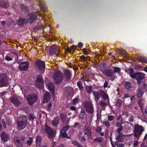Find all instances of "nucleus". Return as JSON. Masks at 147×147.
Instances as JSON below:
<instances>
[{"mask_svg": "<svg viewBox=\"0 0 147 147\" xmlns=\"http://www.w3.org/2000/svg\"><path fill=\"white\" fill-rule=\"evenodd\" d=\"M122 103V100L119 99L117 100L116 101V106L118 107H120L121 106Z\"/></svg>", "mask_w": 147, "mask_h": 147, "instance_id": "nucleus-45", "label": "nucleus"}, {"mask_svg": "<svg viewBox=\"0 0 147 147\" xmlns=\"http://www.w3.org/2000/svg\"><path fill=\"white\" fill-rule=\"evenodd\" d=\"M9 4L7 2L3 1H0V7L4 8H6L8 7Z\"/></svg>", "mask_w": 147, "mask_h": 147, "instance_id": "nucleus-23", "label": "nucleus"}, {"mask_svg": "<svg viewBox=\"0 0 147 147\" xmlns=\"http://www.w3.org/2000/svg\"><path fill=\"white\" fill-rule=\"evenodd\" d=\"M122 124H123V123H121L117 122L116 123V126L117 127H120L121 126H123L122 125Z\"/></svg>", "mask_w": 147, "mask_h": 147, "instance_id": "nucleus-63", "label": "nucleus"}, {"mask_svg": "<svg viewBox=\"0 0 147 147\" xmlns=\"http://www.w3.org/2000/svg\"><path fill=\"white\" fill-rule=\"evenodd\" d=\"M144 130V127L142 125L136 124L134 125L133 134L134 138L137 141L139 140V138Z\"/></svg>", "mask_w": 147, "mask_h": 147, "instance_id": "nucleus-2", "label": "nucleus"}, {"mask_svg": "<svg viewBox=\"0 0 147 147\" xmlns=\"http://www.w3.org/2000/svg\"><path fill=\"white\" fill-rule=\"evenodd\" d=\"M118 128L117 129V133L119 134H120L121 132V131L123 129V127L121 126L120 127H118Z\"/></svg>", "mask_w": 147, "mask_h": 147, "instance_id": "nucleus-56", "label": "nucleus"}, {"mask_svg": "<svg viewBox=\"0 0 147 147\" xmlns=\"http://www.w3.org/2000/svg\"><path fill=\"white\" fill-rule=\"evenodd\" d=\"M87 112L90 114H92L94 113V108L93 106L86 109Z\"/></svg>", "mask_w": 147, "mask_h": 147, "instance_id": "nucleus-36", "label": "nucleus"}, {"mask_svg": "<svg viewBox=\"0 0 147 147\" xmlns=\"http://www.w3.org/2000/svg\"><path fill=\"white\" fill-rule=\"evenodd\" d=\"M134 143L133 144V147H136L139 144V143L138 141H134Z\"/></svg>", "mask_w": 147, "mask_h": 147, "instance_id": "nucleus-60", "label": "nucleus"}, {"mask_svg": "<svg viewBox=\"0 0 147 147\" xmlns=\"http://www.w3.org/2000/svg\"><path fill=\"white\" fill-rule=\"evenodd\" d=\"M64 76L65 78L64 80L66 82H69L70 81L72 76V74L71 71L69 69L65 70L64 72Z\"/></svg>", "mask_w": 147, "mask_h": 147, "instance_id": "nucleus-15", "label": "nucleus"}, {"mask_svg": "<svg viewBox=\"0 0 147 147\" xmlns=\"http://www.w3.org/2000/svg\"><path fill=\"white\" fill-rule=\"evenodd\" d=\"M27 17H29L27 19L28 22L31 24L37 18V15L35 12H32L29 14Z\"/></svg>", "mask_w": 147, "mask_h": 147, "instance_id": "nucleus-11", "label": "nucleus"}, {"mask_svg": "<svg viewBox=\"0 0 147 147\" xmlns=\"http://www.w3.org/2000/svg\"><path fill=\"white\" fill-rule=\"evenodd\" d=\"M82 83L81 81H80L77 83V86L79 88L81 92H82L84 90V87L82 85Z\"/></svg>", "mask_w": 147, "mask_h": 147, "instance_id": "nucleus-28", "label": "nucleus"}, {"mask_svg": "<svg viewBox=\"0 0 147 147\" xmlns=\"http://www.w3.org/2000/svg\"><path fill=\"white\" fill-rule=\"evenodd\" d=\"M5 121L6 124L8 125H10L12 123V119L9 117H7L5 118Z\"/></svg>", "mask_w": 147, "mask_h": 147, "instance_id": "nucleus-30", "label": "nucleus"}, {"mask_svg": "<svg viewBox=\"0 0 147 147\" xmlns=\"http://www.w3.org/2000/svg\"><path fill=\"white\" fill-rule=\"evenodd\" d=\"M45 131L48 134V137L50 139L53 138L55 135V134L50 127L46 125L45 126Z\"/></svg>", "mask_w": 147, "mask_h": 147, "instance_id": "nucleus-9", "label": "nucleus"}, {"mask_svg": "<svg viewBox=\"0 0 147 147\" xmlns=\"http://www.w3.org/2000/svg\"><path fill=\"white\" fill-rule=\"evenodd\" d=\"M36 65L40 71L44 72L45 68V62L41 60H38L36 62Z\"/></svg>", "mask_w": 147, "mask_h": 147, "instance_id": "nucleus-12", "label": "nucleus"}, {"mask_svg": "<svg viewBox=\"0 0 147 147\" xmlns=\"http://www.w3.org/2000/svg\"><path fill=\"white\" fill-rule=\"evenodd\" d=\"M124 86L125 88L127 90H130L133 88L131 83L128 81L125 82Z\"/></svg>", "mask_w": 147, "mask_h": 147, "instance_id": "nucleus-22", "label": "nucleus"}, {"mask_svg": "<svg viewBox=\"0 0 147 147\" xmlns=\"http://www.w3.org/2000/svg\"><path fill=\"white\" fill-rule=\"evenodd\" d=\"M9 85L8 78L5 73H0V87H7Z\"/></svg>", "mask_w": 147, "mask_h": 147, "instance_id": "nucleus-5", "label": "nucleus"}, {"mask_svg": "<svg viewBox=\"0 0 147 147\" xmlns=\"http://www.w3.org/2000/svg\"><path fill=\"white\" fill-rule=\"evenodd\" d=\"M28 118L29 121H33L35 118V117L34 116L33 113H30L28 115Z\"/></svg>", "mask_w": 147, "mask_h": 147, "instance_id": "nucleus-43", "label": "nucleus"}, {"mask_svg": "<svg viewBox=\"0 0 147 147\" xmlns=\"http://www.w3.org/2000/svg\"><path fill=\"white\" fill-rule=\"evenodd\" d=\"M115 144L117 147H123L124 144H119V143L118 141H116L115 142Z\"/></svg>", "mask_w": 147, "mask_h": 147, "instance_id": "nucleus-51", "label": "nucleus"}, {"mask_svg": "<svg viewBox=\"0 0 147 147\" xmlns=\"http://www.w3.org/2000/svg\"><path fill=\"white\" fill-rule=\"evenodd\" d=\"M10 102L15 106L18 107L21 104V99L20 96L14 95L10 98Z\"/></svg>", "mask_w": 147, "mask_h": 147, "instance_id": "nucleus-6", "label": "nucleus"}, {"mask_svg": "<svg viewBox=\"0 0 147 147\" xmlns=\"http://www.w3.org/2000/svg\"><path fill=\"white\" fill-rule=\"evenodd\" d=\"M116 139L119 142L122 141V137L120 134H119L116 137Z\"/></svg>", "mask_w": 147, "mask_h": 147, "instance_id": "nucleus-53", "label": "nucleus"}, {"mask_svg": "<svg viewBox=\"0 0 147 147\" xmlns=\"http://www.w3.org/2000/svg\"><path fill=\"white\" fill-rule=\"evenodd\" d=\"M18 68L19 69L22 71H26L29 68L28 61H23L21 62Z\"/></svg>", "mask_w": 147, "mask_h": 147, "instance_id": "nucleus-14", "label": "nucleus"}, {"mask_svg": "<svg viewBox=\"0 0 147 147\" xmlns=\"http://www.w3.org/2000/svg\"><path fill=\"white\" fill-rule=\"evenodd\" d=\"M120 55L125 58H127V52L124 49H121Z\"/></svg>", "mask_w": 147, "mask_h": 147, "instance_id": "nucleus-34", "label": "nucleus"}, {"mask_svg": "<svg viewBox=\"0 0 147 147\" xmlns=\"http://www.w3.org/2000/svg\"><path fill=\"white\" fill-rule=\"evenodd\" d=\"M75 132V130L74 129H70L69 132L68 133L69 135H72Z\"/></svg>", "mask_w": 147, "mask_h": 147, "instance_id": "nucleus-58", "label": "nucleus"}, {"mask_svg": "<svg viewBox=\"0 0 147 147\" xmlns=\"http://www.w3.org/2000/svg\"><path fill=\"white\" fill-rule=\"evenodd\" d=\"M82 51L84 55H88L89 53H88V52L87 51L86 49V48H83L82 50Z\"/></svg>", "mask_w": 147, "mask_h": 147, "instance_id": "nucleus-59", "label": "nucleus"}, {"mask_svg": "<svg viewBox=\"0 0 147 147\" xmlns=\"http://www.w3.org/2000/svg\"><path fill=\"white\" fill-rule=\"evenodd\" d=\"M102 129L99 126H98L95 129V130L96 132H100L101 131Z\"/></svg>", "mask_w": 147, "mask_h": 147, "instance_id": "nucleus-57", "label": "nucleus"}, {"mask_svg": "<svg viewBox=\"0 0 147 147\" xmlns=\"http://www.w3.org/2000/svg\"><path fill=\"white\" fill-rule=\"evenodd\" d=\"M15 142L16 144H18V147H22L23 145L22 144L20 140V139H17L16 140Z\"/></svg>", "mask_w": 147, "mask_h": 147, "instance_id": "nucleus-37", "label": "nucleus"}, {"mask_svg": "<svg viewBox=\"0 0 147 147\" xmlns=\"http://www.w3.org/2000/svg\"><path fill=\"white\" fill-rule=\"evenodd\" d=\"M29 140H28L26 142V143L29 146H31L32 143L33 142V138L32 137H29L28 138Z\"/></svg>", "mask_w": 147, "mask_h": 147, "instance_id": "nucleus-38", "label": "nucleus"}, {"mask_svg": "<svg viewBox=\"0 0 147 147\" xmlns=\"http://www.w3.org/2000/svg\"><path fill=\"white\" fill-rule=\"evenodd\" d=\"M134 116L131 115L129 118V121L130 122H132L134 120Z\"/></svg>", "mask_w": 147, "mask_h": 147, "instance_id": "nucleus-61", "label": "nucleus"}, {"mask_svg": "<svg viewBox=\"0 0 147 147\" xmlns=\"http://www.w3.org/2000/svg\"><path fill=\"white\" fill-rule=\"evenodd\" d=\"M70 127L69 126V125H67L63 127L62 128V130L64 132L67 131Z\"/></svg>", "mask_w": 147, "mask_h": 147, "instance_id": "nucleus-52", "label": "nucleus"}, {"mask_svg": "<svg viewBox=\"0 0 147 147\" xmlns=\"http://www.w3.org/2000/svg\"><path fill=\"white\" fill-rule=\"evenodd\" d=\"M86 135L89 137L92 136V132L90 129L88 128L86 129L85 130L84 135Z\"/></svg>", "mask_w": 147, "mask_h": 147, "instance_id": "nucleus-33", "label": "nucleus"}, {"mask_svg": "<svg viewBox=\"0 0 147 147\" xmlns=\"http://www.w3.org/2000/svg\"><path fill=\"white\" fill-rule=\"evenodd\" d=\"M92 94L94 96V99L96 102L98 101L100 96L104 100L109 98L108 94L102 90H98V91H93Z\"/></svg>", "mask_w": 147, "mask_h": 147, "instance_id": "nucleus-1", "label": "nucleus"}, {"mask_svg": "<svg viewBox=\"0 0 147 147\" xmlns=\"http://www.w3.org/2000/svg\"><path fill=\"white\" fill-rule=\"evenodd\" d=\"M21 120L18 121L17 125L19 130H22L25 128L27 125V118L26 115L23 116L21 118Z\"/></svg>", "mask_w": 147, "mask_h": 147, "instance_id": "nucleus-4", "label": "nucleus"}, {"mask_svg": "<svg viewBox=\"0 0 147 147\" xmlns=\"http://www.w3.org/2000/svg\"><path fill=\"white\" fill-rule=\"evenodd\" d=\"M42 138L40 135L37 136L36 138V147H40L42 143Z\"/></svg>", "mask_w": 147, "mask_h": 147, "instance_id": "nucleus-18", "label": "nucleus"}, {"mask_svg": "<svg viewBox=\"0 0 147 147\" xmlns=\"http://www.w3.org/2000/svg\"><path fill=\"white\" fill-rule=\"evenodd\" d=\"M72 143L74 145L78 147H83L81 144L76 141H73L72 142Z\"/></svg>", "mask_w": 147, "mask_h": 147, "instance_id": "nucleus-46", "label": "nucleus"}, {"mask_svg": "<svg viewBox=\"0 0 147 147\" xmlns=\"http://www.w3.org/2000/svg\"><path fill=\"white\" fill-rule=\"evenodd\" d=\"M96 117H97V120H99V119L101 117V114L100 113L99 114L98 112H97L96 114Z\"/></svg>", "mask_w": 147, "mask_h": 147, "instance_id": "nucleus-62", "label": "nucleus"}, {"mask_svg": "<svg viewBox=\"0 0 147 147\" xmlns=\"http://www.w3.org/2000/svg\"><path fill=\"white\" fill-rule=\"evenodd\" d=\"M113 72H114V74L115 72L120 73L121 72V69L118 67H114L113 68Z\"/></svg>", "mask_w": 147, "mask_h": 147, "instance_id": "nucleus-44", "label": "nucleus"}, {"mask_svg": "<svg viewBox=\"0 0 147 147\" xmlns=\"http://www.w3.org/2000/svg\"><path fill=\"white\" fill-rule=\"evenodd\" d=\"M138 59L140 60L142 62L145 63H147V58L146 57H144L142 56H139L138 57Z\"/></svg>", "mask_w": 147, "mask_h": 147, "instance_id": "nucleus-32", "label": "nucleus"}, {"mask_svg": "<svg viewBox=\"0 0 147 147\" xmlns=\"http://www.w3.org/2000/svg\"><path fill=\"white\" fill-rule=\"evenodd\" d=\"M138 76L136 80H137L138 84L139 86L140 85L141 83V80H144L145 78V77L144 76H140L139 75Z\"/></svg>", "mask_w": 147, "mask_h": 147, "instance_id": "nucleus-25", "label": "nucleus"}, {"mask_svg": "<svg viewBox=\"0 0 147 147\" xmlns=\"http://www.w3.org/2000/svg\"><path fill=\"white\" fill-rule=\"evenodd\" d=\"M51 95L50 93L49 92H45L44 96V99L46 102H47L51 98Z\"/></svg>", "mask_w": 147, "mask_h": 147, "instance_id": "nucleus-21", "label": "nucleus"}, {"mask_svg": "<svg viewBox=\"0 0 147 147\" xmlns=\"http://www.w3.org/2000/svg\"><path fill=\"white\" fill-rule=\"evenodd\" d=\"M85 90L86 92L89 94H91L92 91V88L91 86H86L85 88Z\"/></svg>", "mask_w": 147, "mask_h": 147, "instance_id": "nucleus-24", "label": "nucleus"}, {"mask_svg": "<svg viewBox=\"0 0 147 147\" xmlns=\"http://www.w3.org/2000/svg\"><path fill=\"white\" fill-rule=\"evenodd\" d=\"M107 118L109 121H111L114 119V116L113 115H109L107 117Z\"/></svg>", "mask_w": 147, "mask_h": 147, "instance_id": "nucleus-54", "label": "nucleus"}, {"mask_svg": "<svg viewBox=\"0 0 147 147\" xmlns=\"http://www.w3.org/2000/svg\"><path fill=\"white\" fill-rule=\"evenodd\" d=\"M105 126L107 127H109L110 126V123L109 121H104L102 122Z\"/></svg>", "mask_w": 147, "mask_h": 147, "instance_id": "nucleus-50", "label": "nucleus"}, {"mask_svg": "<svg viewBox=\"0 0 147 147\" xmlns=\"http://www.w3.org/2000/svg\"><path fill=\"white\" fill-rule=\"evenodd\" d=\"M84 106L86 109L93 106L91 101H86L85 102Z\"/></svg>", "mask_w": 147, "mask_h": 147, "instance_id": "nucleus-31", "label": "nucleus"}, {"mask_svg": "<svg viewBox=\"0 0 147 147\" xmlns=\"http://www.w3.org/2000/svg\"><path fill=\"white\" fill-rule=\"evenodd\" d=\"M28 22L27 19L22 17H19L16 20L17 25L20 26H23Z\"/></svg>", "mask_w": 147, "mask_h": 147, "instance_id": "nucleus-13", "label": "nucleus"}, {"mask_svg": "<svg viewBox=\"0 0 147 147\" xmlns=\"http://www.w3.org/2000/svg\"><path fill=\"white\" fill-rule=\"evenodd\" d=\"M21 8L22 11H24L26 12H28L29 11V9L28 7L25 5L23 4L21 5Z\"/></svg>", "mask_w": 147, "mask_h": 147, "instance_id": "nucleus-26", "label": "nucleus"}, {"mask_svg": "<svg viewBox=\"0 0 147 147\" xmlns=\"http://www.w3.org/2000/svg\"><path fill=\"white\" fill-rule=\"evenodd\" d=\"M104 140L103 138L101 137H97L94 139L93 142H98L99 143H101Z\"/></svg>", "mask_w": 147, "mask_h": 147, "instance_id": "nucleus-27", "label": "nucleus"}, {"mask_svg": "<svg viewBox=\"0 0 147 147\" xmlns=\"http://www.w3.org/2000/svg\"><path fill=\"white\" fill-rule=\"evenodd\" d=\"M62 73L60 70H56L53 75L54 83L57 85L61 83L62 80Z\"/></svg>", "mask_w": 147, "mask_h": 147, "instance_id": "nucleus-3", "label": "nucleus"}, {"mask_svg": "<svg viewBox=\"0 0 147 147\" xmlns=\"http://www.w3.org/2000/svg\"><path fill=\"white\" fill-rule=\"evenodd\" d=\"M15 24V22L12 20H9L7 23V25L9 27H13Z\"/></svg>", "mask_w": 147, "mask_h": 147, "instance_id": "nucleus-29", "label": "nucleus"}, {"mask_svg": "<svg viewBox=\"0 0 147 147\" xmlns=\"http://www.w3.org/2000/svg\"><path fill=\"white\" fill-rule=\"evenodd\" d=\"M99 105L102 107H106L107 105V104L103 101H99Z\"/></svg>", "mask_w": 147, "mask_h": 147, "instance_id": "nucleus-49", "label": "nucleus"}, {"mask_svg": "<svg viewBox=\"0 0 147 147\" xmlns=\"http://www.w3.org/2000/svg\"><path fill=\"white\" fill-rule=\"evenodd\" d=\"M61 132L60 135L61 137L63 138H66L67 137V134L65 132H62L61 130H60Z\"/></svg>", "mask_w": 147, "mask_h": 147, "instance_id": "nucleus-48", "label": "nucleus"}, {"mask_svg": "<svg viewBox=\"0 0 147 147\" xmlns=\"http://www.w3.org/2000/svg\"><path fill=\"white\" fill-rule=\"evenodd\" d=\"M57 49L55 46L53 45L51 46L49 50L50 54L51 55H53L56 53Z\"/></svg>", "mask_w": 147, "mask_h": 147, "instance_id": "nucleus-20", "label": "nucleus"}, {"mask_svg": "<svg viewBox=\"0 0 147 147\" xmlns=\"http://www.w3.org/2000/svg\"><path fill=\"white\" fill-rule=\"evenodd\" d=\"M5 59L7 61H11L13 59L10 57L9 56H6L5 58Z\"/></svg>", "mask_w": 147, "mask_h": 147, "instance_id": "nucleus-64", "label": "nucleus"}, {"mask_svg": "<svg viewBox=\"0 0 147 147\" xmlns=\"http://www.w3.org/2000/svg\"><path fill=\"white\" fill-rule=\"evenodd\" d=\"M0 136L1 140L4 142H6L8 140L9 137L5 132L2 131L1 134Z\"/></svg>", "mask_w": 147, "mask_h": 147, "instance_id": "nucleus-16", "label": "nucleus"}, {"mask_svg": "<svg viewBox=\"0 0 147 147\" xmlns=\"http://www.w3.org/2000/svg\"><path fill=\"white\" fill-rule=\"evenodd\" d=\"M79 102V97L77 96L73 99L72 104L74 105H75L76 104Z\"/></svg>", "mask_w": 147, "mask_h": 147, "instance_id": "nucleus-41", "label": "nucleus"}, {"mask_svg": "<svg viewBox=\"0 0 147 147\" xmlns=\"http://www.w3.org/2000/svg\"><path fill=\"white\" fill-rule=\"evenodd\" d=\"M78 137L80 141L81 142H84L86 141L84 136L79 135Z\"/></svg>", "mask_w": 147, "mask_h": 147, "instance_id": "nucleus-40", "label": "nucleus"}, {"mask_svg": "<svg viewBox=\"0 0 147 147\" xmlns=\"http://www.w3.org/2000/svg\"><path fill=\"white\" fill-rule=\"evenodd\" d=\"M47 86L50 92L51 93H54L55 92V86L54 84L52 83H49L47 85Z\"/></svg>", "mask_w": 147, "mask_h": 147, "instance_id": "nucleus-19", "label": "nucleus"}, {"mask_svg": "<svg viewBox=\"0 0 147 147\" xmlns=\"http://www.w3.org/2000/svg\"><path fill=\"white\" fill-rule=\"evenodd\" d=\"M44 81L42 76L39 75L35 81V85L36 86L40 89H42L44 87Z\"/></svg>", "mask_w": 147, "mask_h": 147, "instance_id": "nucleus-8", "label": "nucleus"}, {"mask_svg": "<svg viewBox=\"0 0 147 147\" xmlns=\"http://www.w3.org/2000/svg\"><path fill=\"white\" fill-rule=\"evenodd\" d=\"M59 122V120L56 119H55L52 121V124L53 126H55L58 124Z\"/></svg>", "mask_w": 147, "mask_h": 147, "instance_id": "nucleus-39", "label": "nucleus"}, {"mask_svg": "<svg viewBox=\"0 0 147 147\" xmlns=\"http://www.w3.org/2000/svg\"><path fill=\"white\" fill-rule=\"evenodd\" d=\"M102 73L106 77L111 78L114 76V72L110 68H106L101 70Z\"/></svg>", "mask_w": 147, "mask_h": 147, "instance_id": "nucleus-10", "label": "nucleus"}, {"mask_svg": "<svg viewBox=\"0 0 147 147\" xmlns=\"http://www.w3.org/2000/svg\"><path fill=\"white\" fill-rule=\"evenodd\" d=\"M138 74V72L136 73H133L130 75V76L131 78L133 79H136L137 78Z\"/></svg>", "mask_w": 147, "mask_h": 147, "instance_id": "nucleus-47", "label": "nucleus"}, {"mask_svg": "<svg viewBox=\"0 0 147 147\" xmlns=\"http://www.w3.org/2000/svg\"><path fill=\"white\" fill-rule=\"evenodd\" d=\"M137 92L136 96L140 98L142 96L144 93L145 91L143 88L140 87L138 89Z\"/></svg>", "mask_w": 147, "mask_h": 147, "instance_id": "nucleus-17", "label": "nucleus"}, {"mask_svg": "<svg viewBox=\"0 0 147 147\" xmlns=\"http://www.w3.org/2000/svg\"><path fill=\"white\" fill-rule=\"evenodd\" d=\"M85 112L84 111V110L82 109L80 112V116L81 117H82L81 116L83 117L85 115Z\"/></svg>", "mask_w": 147, "mask_h": 147, "instance_id": "nucleus-55", "label": "nucleus"}, {"mask_svg": "<svg viewBox=\"0 0 147 147\" xmlns=\"http://www.w3.org/2000/svg\"><path fill=\"white\" fill-rule=\"evenodd\" d=\"M125 72H127V74L129 75L133 73L134 71V69L132 67H129L128 70H125Z\"/></svg>", "mask_w": 147, "mask_h": 147, "instance_id": "nucleus-42", "label": "nucleus"}, {"mask_svg": "<svg viewBox=\"0 0 147 147\" xmlns=\"http://www.w3.org/2000/svg\"><path fill=\"white\" fill-rule=\"evenodd\" d=\"M37 96L34 93L31 94L29 95L26 99L28 102V104L31 106L37 100Z\"/></svg>", "mask_w": 147, "mask_h": 147, "instance_id": "nucleus-7", "label": "nucleus"}, {"mask_svg": "<svg viewBox=\"0 0 147 147\" xmlns=\"http://www.w3.org/2000/svg\"><path fill=\"white\" fill-rule=\"evenodd\" d=\"M39 6L40 9L42 11H44V12H45L46 11V5L45 4H44L41 2H40Z\"/></svg>", "mask_w": 147, "mask_h": 147, "instance_id": "nucleus-35", "label": "nucleus"}]
</instances>
